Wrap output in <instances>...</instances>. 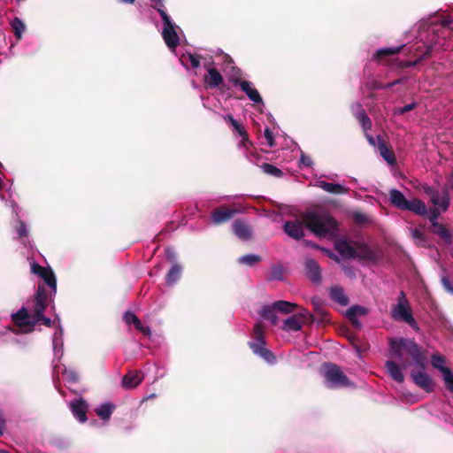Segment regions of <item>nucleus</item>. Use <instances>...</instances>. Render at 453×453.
Returning a JSON list of instances; mask_svg holds the SVG:
<instances>
[{"mask_svg": "<svg viewBox=\"0 0 453 453\" xmlns=\"http://www.w3.org/2000/svg\"><path fill=\"white\" fill-rule=\"evenodd\" d=\"M443 380L447 389L453 393V372L450 369H445V375L443 376Z\"/></svg>", "mask_w": 453, "mask_h": 453, "instance_id": "obj_46", "label": "nucleus"}, {"mask_svg": "<svg viewBox=\"0 0 453 453\" xmlns=\"http://www.w3.org/2000/svg\"><path fill=\"white\" fill-rule=\"evenodd\" d=\"M296 315H299L300 319L303 320V322L311 316L307 310H303Z\"/></svg>", "mask_w": 453, "mask_h": 453, "instance_id": "obj_60", "label": "nucleus"}, {"mask_svg": "<svg viewBox=\"0 0 453 453\" xmlns=\"http://www.w3.org/2000/svg\"><path fill=\"white\" fill-rule=\"evenodd\" d=\"M271 280H281L283 279V270L281 267L273 266L271 270V273L269 276Z\"/></svg>", "mask_w": 453, "mask_h": 453, "instance_id": "obj_48", "label": "nucleus"}, {"mask_svg": "<svg viewBox=\"0 0 453 453\" xmlns=\"http://www.w3.org/2000/svg\"><path fill=\"white\" fill-rule=\"evenodd\" d=\"M343 270L345 272V273L349 277V278H355L356 277V273L354 271V269L352 267H349V266H344L343 267Z\"/></svg>", "mask_w": 453, "mask_h": 453, "instance_id": "obj_59", "label": "nucleus"}, {"mask_svg": "<svg viewBox=\"0 0 453 453\" xmlns=\"http://www.w3.org/2000/svg\"><path fill=\"white\" fill-rule=\"evenodd\" d=\"M179 60H180L181 65L186 70L189 71L192 69L193 74L197 75L196 70L201 66V65H203V63L205 60H209V59L206 58H203L200 55H197V54L186 53V54H182L179 58Z\"/></svg>", "mask_w": 453, "mask_h": 453, "instance_id": "obj_13", "label": "nucleus"}, {"mask_svg": "<svg viewBox=\"0 0 453 453\" xmlns=\"http://www.w3.org/2000/svg\"><path fill=\"white\" fill-rule=\"evenodd\" d=\"M448 188H450L453 190V172L449 175L447 186Z\"/></svg>", "mask_w": 453, "mask_h": 453, "instance_id": "obj_62", "label": "nucleus"}, {"mask_svg": "<svg viewBox=\"0 0 453 453\" xmlns=\"http://www.w3.org/2000/svg\"><path fill=\"white\" fill-rule=\"evenodd\" d=\"M305 226L315 235L320 237H334L336 234V221L327 213L307 211L303 221L299 219L284 222L283 230L289 237L301 240L304 236Z\"/></svg>", "mask_w": 453, "mask_h": 453, "instance_id": "obj_2", "label": "nucleus"}, {"mask_svg": "<svg viewBox=\"0 0 453 453\" xmlns=\"http://www.w3.org/2000/svg\"><path fill=\"white\" fill-rule=\"evenodd\" d=\"M62 373L66 381L71 383H75L78 381V375L75 371L64 367Z\"/></svg>", "mask_w": 453, "mask_h": 453, "instance_id": "obj_45", "label": "nucleus"}, {"mask_svg": "<svg viewBox=\"0 0 453 453\" xmlns=\"http://www.w3.org/2000/svg\"><path fill=\"white\" fill-rule=\"evenodd\" d=\"M182 266L177 263H174L169 272L166 274L165 281L167 285L174 284L181 275Z\"/></svg>", "mask_w": 453, "mask_h": 453, "instance_id": "obj_35", "label": "nucleus"}, {"mask_svg": "<svg viewBox=\"0 0 453 453\" xmlns=\"http://www.w3.org/2000/svg\"><path fill=\"white\" fill-rule=\"evenodd\" d=\"M439 213L436 211H431L429 214V219L432 222V232L439 235L446 243H451L453 242L452 234L449 231L441 224L436 221Z\"/></svg>", "mask_w": 453, "mask_h": 453, "instance_id": "obj_15", "label": "nucleus"}, {"mask_svg": "<svg viewBox=\"0 0 453 453\" xmlns=\"http://www.w3.org/2000/svg\"><path fill=\"white\" fill-rule=\"evenodd\" d=\"M10 26L12 28L17 40H20L26 30L25 23L19 18L15 17L10 21Z\"/></svg>", "mask_w": 453, "mask_h": 453, "instance_id": "obj_36", "label": "nucleus"}, {"mask_svg": "<svg viewBox=\"0 0 453 453\" xmlns=\"http://www.w3.org/2000/svg\"><path fill=\"white\" fill-rule=\"evenodd\" d=\"M403 81V79H397V80H395L394 81L388 82L387 84L378 83V84L374 85V88H376V89L391 88L395 85L402 83Z\"/></svg>", "mask_w": 453, "mask_h": 453, "instance_id": "obj_52", "label": "nucleus"}, {"mask_svg": "<svg viewBox=\"0 0 453 453\" xmlns=\"http://www.w3.org/2000/svg\"><path fill=\"white\" fill-rule=\"evenodd\" d=\"M261 168H262L264 173H267L269 175H272V176H274V177H281V176H283V172L280 168L276 167L273 165H271V164H268V163H264L261 165Z\"/></svg>", "mask_w": 453, "mask_h": 453, "instance_id": "obj_39", "label": "nucleus"}, {"mask_svg": "<svg viewBox=\"0 0 453 453\" xmlns=\"http://www.w3.org/2000/svg\"><path fill=\"white\" fill-rule=\"evenodd\" d=\"M418 106V103L417 102H411L403 107H398V108H395L393 111V114L395 116H397V115H403L408 111H412L413 109H415L416 107Z\"/></svg>", "mask_w": 453, "mask_h": 453, "instance_id": "obj_44", "label": "nucleus"}, {"mask_svg": "<svg viewBox=\"0 0 453 453\" xmlns=\"http://www.w3.org/2000/svg\"><path fill=\"white\" fill-rule=\"evenodd\" d=\"M229 81L233 83L234 87H238L239 83L244 81L242 79V71L239 68L233 67L228 74Z\"/></svg>", "mask_w": 453, "mask_h": 453, "instance_id": "obj_42", "label": "nucleus"}, {"mask_svg": "<svg viewBox=\"0 0 453 453\" xmlns=\"http://www.w3.org/2000/svg\"><path fill=\"white\" fill-rule=\"evenodd\" d=\"M335 250L343 258H356V250L346 240H338L334 244Z\"/></svg>", "mask_w": 453, "mask_h": 453, "instance_id": "obj_24", "label": "nucleus"}, {"mask_svg": "<svg viewBox=\"0 0 453 453\" xmlns=\"http://www.w3.org/2000/svg\"><path fill=\"white\" fill-rule=\"evenodd\" d=\"M124 320L127 325H131V324L134 325L135 323L139 324L140 319L137 318V316L134 313H133L131 311H126L124 314Z\"/></svg>", "mask_w": 453, "mask_h": 453, "instance_id": "obj_50", "label": "nucleus"}, {"mask_svg": "<svg viewBox=\"0 0 453 453\" xmlns=\"http://www.w3.org/2000/svg\"><path fill=\"white\" fill-rule=\"evenodd\" d=\"M425 365L420 369H412L411 371V377L413 382L426 393L434 391V384L431 377L424 371Z\"/></svg>", "mask_w": 453, "mask_h": 453, "instance_id": "obj_10", "label": "nucleus"}, {"mask_svg": "<svg viewBox=\"0 0 453 453\" xmlns=\"http://www.w3.org/2000/svg\"><path fill=\"white\" fill-rule=\"evenodd\" d=\"M391 316L394 319L404 321L411 326L416 324L411 314V306L403 291L400 292L397 303L392 307Z\"/></svg>", "mask_w": 453, "mask_h": 453, "instance_id": "obj_8", "label": "nucleus"}, {"mask_svg": "<svg viewBox=\"0 0 453 453\" xmlns=\"http://www.w3.org/2000/svg\"><path fill=\"white\" fill-rule=\"evenodd\" d=\"M12 321L18 329L6 327L14 334H27L35 328V318L30 314L26 307H22L17 312L11 315Z\"/></svg>", "mask_w": 453, "mask_h": 453, "instance_id": "obj_6", "label": "nucleus"}, {"mask_svg": "<svg viewBox=\"0 0 453 453\" xmlns=\"http://www.w3.org/2000/svg\"><path fill=\"white\" fill-rule=\"evenodd\" d=\"M351 111L365 131L372 127V121L361 104L354 103L351 105Z\"/></svg>", "mask_w": 453, "mask_h": 453, "instance_id": "obj_19", "label": "nucleus"}, {"mask_svg": "<svg viewBox=\"0 0 453 453\" xmlns=\"http://www.w3.org/2000/svg\"><path fill=\"white\" fill-rule=\"evenodd\" d=\"M165 256H166L167 259L170 261H173L176 257V254L172 248H167L165 250Z\"/></svg>", "mask_w": 453, "mask_h": 453, "instance_id": "obj_58", "label": "nucleus"}, {"mask_svg": "<svg viewBox=\"0 0 453 453\" xmlns=\"http://www.w3.org/2000/svg\"><path fill=\"white\" fill-rule=\"evenodd\" d=\"M115 409V404L110 402H105L97 405L95 408V412L102 420L108 421Z\"/></svg>", "mask_w": 453, "mask_h": 453, "instance_id": "obj_29", "label": "nucleus"}, {"mask_svg": "<svg viewBox=\"0 0 453 453\" xmlns=\"http://www.w3.org/2000/svg\"><path fill=\"white\" fill-rule=\"evenodd\" d=\"M305 269L308 278L314 283L321 281V271L319 264L312 258H306Z\"/></svg>", "mask_w": 453, "mask_h": 453, "instance_id": "obj_22", "label": "nucleus"}, {"mask_svg": "<svg viewBox=\"0 0 453 453\" xmlns=\"http://www.w3.org/2000/svg\"><path fill=\"white\" fill-rule=\"evenodd\" d=\"M404 45L393 46V47H384L376 50L373 54V58L377 60H380L383 58L393 56L400 52L401 49L403 48Z\"/></svg>", "mask_w": 453, "mask_h": 453, "instance_id": "obj_32", "label": "nucleus"}, {"mask_svg": "<svg viewBox=\"0 0 453 453\" xmlns=\"http://www.w3.org/2000/svg\"><path fill=\"white\" fill-rule=\"evenodd\" d=\"M322 374L325 386L331 389L353 388L354 383L344 374L342 369L331 363H326L322 366Z\"/></svg>", "mask_w": 453, "mask_h": 453, "instance_id": "obj_4", "label": "nucleus"}, {"mask_svg": "<svg viewBox=\"0 0 453 453\" xmlns=\"http://www.w3.org/2000/svg\"><path fill=\"white\" fill-rule=\"evenodd\" d=\"M303 321L300 319L299 315H292L283 320L281 329L285 332H298L302 329Z\"/></svg>", "mask_w": 453, "mask_h": 453, "instance_id": "obj_25", "label": "nucleus"}, {"mask_svg": "<svg viewBox=\"0 0 453 453\" xmlns=\"http://www.w3.org/2000/svg\"><path fill=\"white\" fill-rule=\"evenodd\" d=\"M239 83L240 89L247 96V97L257 104H264L263 99L257 91V89L255 88L254 84L251 81L244 80L242 82Z\"/></svg>", "mask_w": 453, "mask_h": 453, "instance_id": "obj_17", "label": "nucleus"}, {"mask_svg": "<svg viewBox=\"0 0 453 453\" xmlns=\"http://www.w3.org/2000/svg\"><path fill=\"white\" fill-rule=\"evenodd\" d=\"M63 328L59 326L58 328L55 331L52 337V346L55 358L58 360L63 356Z\"/></svg>", "mask_w": 453, "mask_h": 453, "instance_id": "obj_26", "label": "nucleus"}, {"mask_svg": "<svg viewBox=\"0 0 453 453\" xmlns=\"http://www.w3.org/2000/svg\"><path fill=\"white\" fill-rule=\"evenodd\" d=\"M135 326V328L140 331L141 333H142L143 334L145 335H150L151 334V331H150V328L148 326H144L141 320H139V324L138 323H135L134 325Z\"/></svg>", "mask_w": 453, "mask_h": 453, "instance_id": "obj_54", "label": "nucleus"}, {"mask_svg": "<svg viewBox=\"0 0 453 453\" xmlns=\"http://www.w3.org/2000/svg\"><path fill=\"white\" fill-rule=\"evenodd\" d=\"M235 213L234 210L219 208L211 214V221L215 225H219L228 221Z\"/></svg>", "mask_w": 453, "mask_h": 453, "instance_id": "obj_28", "label": "nucleus"}, {"mask_svg": "<svg viewBox=\"0 0 453 453\" xmlns=\"http://www.w3.org/2000/svg\"><path fill=\"white\" fill-rule=\"evenodd\" d=\"M276 312L277 311L273 307V303H271L264 305L261 308L259 314L263 319H267L273 325H275L278 322V317L276 315Z\"/></svg>", "mask_w": 453, "mask_h": 453, "instance_id": "obj_33", "label": "nucleus"}, {"mask_svg": "<svg viewBox=\"0 0 453 453\" xmlns=\"http://www.w3.org/2000/svg\"><path fill=\"white\" fill-rule=\"evenodd\" d=\"M152 4V8L155 9L160 16H162V13H167L166 9L164 4V0H150Z\"/></svg>", "mask_w": 453, "mask_h": 453, "instance_id": "obj_49", "label": "nucleus"}, {"mask_svg": "<svg viewBox=\"0 0 453 453\" xmlns=\"http://www.w3.org/2000/svg\"><path fill=\"white\" fill-rule=\"evenodd\" d=\"M377 150L382 158L389 165H394L395 164V157L392 150H390L380 135H378V145Z\"/></svg>", "mask_w": 453, "mask_h": 453, "instance_id": "obj_27", "label": "nucleus"}, {"mask_svg": "<svg viewBox=\"0 0 453 453\" xmlns=\"http://www.w3.org/2000/svg\"><path fill=\"white\" fill-rule=\"evenodd\" d=\"M38 323H42L46 326H50L52 321L50 319L45 317L43 314L35 318V326Z\"/></svg>", "mask_w": 453, "mask_h": 453, "instance_id": "obj_53", "label": "nucleus"}, {"mask_svg": "<svg viewBox=\"0 0 453 453\" xmlns=\"http://www.w3.org/2000/svg\"><path fill=\"white\" fill-rule=\"evenodd\" d=\"M389 201L395 207L403 211L404 210L408 202L403 194L397 189H391L389 191Z\"/></svg>", "mask_w": 453, "mask_h": 453, "instance_id": "obj_31", "label": "nucleus"}, {"mask_svg": "<svg viewBox=\"0 0 453 453\" xmlns=\"http://www.w3.org/2000/svg\"><path fill=\"white\" fill-rule=\"evenodd\" d=\"M348 318L351 321L353 326H355L356 327H360L361 326V323L357 319V318H356V317H348Z\"/></svg>", "mask_w": 453, "mask_h": 453, "instance_id": "obj_61", "label": "nucleus"}, {"mask_svg": "<svg viewBox=\"0 0 453 453\" xmlns=\"http://www.w3.org/2000/svg\"><path fill=\"white\" fill-rule=\"evenodd\" d=\"M403 211H410L421 216L427 214V209L425 203L418 198L408 200Z\"/></svg>", "mask_w": 453, "mask_h": 453, "instance_id": "obj_30", "label": "nucleus"}, {"mask_svg": "<svg viewBox=\"0 0 453 453\" xmlns=\"http://www.w3.org/2000/svg\"><path fill=\"white\" fill-rule=\"evenodd\" d=\"M121 3L124 4H134L135 0H119Z\"/></svg>", "mask_w": 453, "mask_h": 453, "instance_id": "obj_64", "label": "nucleus"}, {"mask_svg": "<svg viewBox=\"0 0 453 453\" xmlns=\"http://www.w3.org/2000/svg\"><path fill=\"white\" fill-rule=\"evenodd\" d=\"M203 66L207 71V73L204 75V82L208 88H215L223 83V77L214 67V63L211 59L205 60L203 63Z\"/></svg>", "mask_w": 453, "mask_h": 453, "instance_id": "obj_11", "label": "nucleus"}, {"mask_svg": "<svg viewBox=\"0 0 453 453\" xmlns=\"http://www.w3.org/2000/svg\"><path fill=\"white\" fill-rule=\"evenodd\" d=\"M46 294L42 287L39 286L33 300L32 307L30 308V314L33 318L38 317L43 314L46 308Z\"/></svg>", "mask_w": 453, "mask_h": 453, "instance_id": "obj_14", "label": "nucleus"}, {"mask_svg": "<svg viewBox=\"0 0 453 453\" xmlns=\"http://www.w3.org/2000/svg\"><path fill=\"white\" fill-rule=\"evenodd\" d=\"M315 186L323 189L324 191L334 194V195H343L347 194L349 188L340 183L326 182L322 180H318L315 182Z\"/></svg>", "mask_w": 453, "mask_h": 453, "instance_id": "obj_20", "label": "nucleus"}, {"mask_svg": "<svg viewBox=\"0 0 453 453\" xmlns=\"http://www.w3.org/2000/svg\"><path fill=\"white\" fill-rule=\"evenodd\" d=\"M69 407L73 415L79 422L84 423L87 421L88 404L83 399L80 398L71 402Z\"/></svg>", "mask_w": 453, "mask_h": 453, "instance_id": "obj_18", "label": "nucleus"}, {"mask_svg": "<svg viewBox=\"0 0 453 453\" xmlns=\"http://www.w3.org/2000/svg\"><path fill=\"white\" fill-rule=\"evenodd\" d=\"M390 352L393 357L400 361L403 360V353L408 354L412 358L413 363L418 367H423L426 363V358L419 347L411 339L401 338L392 340L390 342Z\"/></svg>", "mask_w": 453, "mask_h": 453, "instance_id": "obj_3", "label": "nucleus"}, {"mask_svg": "<svg viewBox=\"0 0 453 453\" xmlns=\"http://www.w3.org/2000/svg\"><path fill=\"white\" fill-rule=\"evenodd\" d=\"M143 380V374L141 371H131L122 378V387L127 389L136 388Z\"/></svg>", "mask_w": 453, "mask_h": 453, "instance_id": "obj_21", "label": "nucleus"}, {"mask_svg": "<svg viewBox=\"0 0 453 453\" xmlns=\"http://www.w3.org/2000/svg\"><path fill=\"white\" fill-rule=\"evenodd\" d=\"M232 228L235 235L243 241L249 240L252 234V229L250 226L242 220L237 219L234 221Z\"/></svg>", "mask_w": 453, "mask_h": 453, "instance_id": "obj_23", "label": "nucleus"}, {"mask_svg": "<svg viewBox=\"0 0 453 453\" xmlns=\"http://www.w3.org/2000/svg\"><path fill=\"white\" fill-rule=\"evenodd\" d=\"M330 297L333 301L339 304L345 306L349 303V299L344 293V290L340 287H333L330 289Z\"/></svg>", "mask_w": 453, "mask_h": 453, "instance_id": "obj_34", "label": "nucleus"}, {"mask_svg": "<svg viewBox=\"0 0 453 453\" xmlns=\"http://www.w3.org/2000/svg\"><path fill=\"white\" fill-rule=\"evenodd\" d=\"M431 363L434 368L438 369L442 373L443 377L445 375V369H449L444 365V358L439 355H433L431 358Z\"/></svg>", "mask_w": 453, "mask_h": 453, "instance_id": "obj_40", "label": "nucleus"}, {"mask_svg": "<svg viewBox=\"0 0 453 453\" xmlns=\"http://www.w3.org/2000/svg\"><path fill=\"white\" fill-rule=\"evenodd\" d=\"M252 352L264 359L268 364H274L276 361L273 353L266 348L265 329L260 323H257L253 328L252 340L249 342Z\"/></svg>", "mask_w": 453, "mask_h": 453, "instance_id": "obj_5", "label": "nucleus"}, {"mask_svg": "<svg viewBox=\"0 0 453 453\" xmlns=\"http://www.w3.org/2000/svg\"><path fill=\"white\" fill-rule=\"evenodd\" d=\"M31 273L40 276L45 284L56 293L57 291V280L53 271L50 267H43L39 264L33 262L31 264Z\"/></svg>", "mask_w": 453, "mask_h": 453, "instance_id": "obj_12", "label": "nucleus"}, {"mask_svg": "<svg viewBox=\"0 0 453 453\" xmlns=\"http://www.w3.org/2000/svg\"><path fill=\"white\" fill-rule=\"evenodd\" d=\"M365 137L368 141V142L370 143V145H372V147L376 148L377 149V145H378V136L375 138L373 137L372 135L369 134H365Z\"/></svg>", "mask_w": 453, "mask_h": 453, "instance_id": "obj_56", "label": "nucleus"}, {"mask_svg": "<svg viewBox=\"0 0 453 453\" xmlns=\"http://www.w3.org/2000/svg\"><path fill=\"white\" fill-rule=\"evenodd\" d=\"M11 206L12 208V212L19 217V207L14 202H11Z\"/></svg>", "mask_w": 453, "mask_h": 453, "instance_id": "obj_63", "label": "nucleus"}, {"mask_svg": "<svg viewBox=\"0 0 453 453\" xmlns=\"http://www.w3.org/2000/svg\"><path fill=\"white\" fill-rule=\"evenodd\" d=\"M260 260H261V257L256 254H247V255L242 256L238 258V262L240 264L247 265L249 266L255 265L256 263L259 262Z\"/></svg>", "mask_w": 453, "mask_h": 453, "instance_id": "obj_41", "label": "nucleus"}, {"mask_svg": "<svg viewBox=\"0 0 453 453\" xmlns=\"http://www.w3.org/2000/svg\"><path fill=\"white\" fill-rule=\"evenodd\" d=\"M223 119L231 124L232 127H235L238 121L231 115V114H226L223 116Z\"/></svg>", "mask_w": 453, "mask_h": 453, "instance_id": "obj_57", "label": "nucleus"}, {"mask_svg": "<svg viewBox=\"0 0 453 453\" xmlns=\"http://www.w3.org/2000/svg\"><path fill=\"white\" fill-rule=\"evenodd\" d=\"M300 164L303 166L310 167L312 165V159L308 155L301 152Z\"/></svg>", "mask_w": 453, "mask_h": 453, "instance_id": "obj_55", "label": "nucleus"}, {"mask_svg": "<svg viewBox=\"0 0 453 453\" xmlns=\"http://www.w3.org/2000/svg\"><path fill=\"white\" fill-rule=\"evenodd\" d=\"M424 191L430 196L431 202L434 206V210L432 211H436L440 214L441 211L444 212L448 210L450 198L447 187H444L441 190L434 189L432 187H426Z\"/></svg>", "mask_w": 453, "mask_h": 453, "instance_id": "obj_9", "label": "nucleus"}, {"mask_svg": "<svg viewBox=\"0 0 453 453\" xmlns=\"http://www.w3.org/2000/svg\"><path fill=\"white\" fill-rule=\"evenodd\" d=\"M366 313H367V309L363 306H359V305L351 306L350 308L348 309V311L346 312L347 317H356V318H357L358 316L365 315Z\"/></svg>", "mask_w": 453, "mask_h": 453, "instance_id": "obj_43", "label": "nucleus"}, {"mask_svg": "<svg viewBox=\"0 0 453 453\" xmlns=\"http://www.w3.org/2000/svg\"><path fill=\"white\" fill-rule=\"evenodd\" d=\"M273 303V307L277 312H281L284 314L291 313L296 308V304L288 301H276Z\"/></svg>", "mask_w": 453, "mask_h": 453, "instance_id": "obj_37", "label": "nucleus"}, {"mask_svg": "<svg viewBox=\"0 0 453 453\" xmlns=\"http://www.w3.org/2000/svg\"><path fill=\"white\" fill-rule=\"evenodd\" d=\"M15 230L19 237H26L27 235V226L26 223L20 219H18V224L15 226Z\"/></svg>", "mask_w": 453, "mask_h": 453, "instance_id": "obj_47", "label": "nucleus"}, {"mask_svg": "<svg viewBox=\"0 0 453 453\" xmlns=\"http://www.w3.org/2000/svg\"><path fill=\"white\" fill-rule=\"evenodd\" d=\"M408 364L401 361V366H399L395 362L392 360H388L385 363V368L389 374V376L398 383H403L404 381V376L402 372V369H406Z\"/></svg>", "mask_w": 453, "mask_h": 453, "instance_id": "obj_16", "label": "nucleus"}, {"mask_svg": "<svg viewBox=\"0 0 453 453\" xmlns=\"http://www.w3.org/2000/svg\"><path fill=\"white\" fill-rule=\"evenodd\" d=\"M453 19L443 14L436 12L428 18L422 19L418 23L416 43L410 51L417 58L408 61L404 66H414L422 59L429 57L432 52L449 48L448 36L453 30Z\"/></svg>", "mask_w": 453, "mask_h": 453, "instance_id": "obj_1", "label": "nucleus"}, {"mask_svg": "<svg viewBox=\"0 0 453 453\" xmlns=\"http://www.w3.org/2000/svg\"><path fill=\"white\" fill-rule=\"evenodd\" d=\"M160 17L164 25L162 31L163 39L169 50L174 52L179 45L180 39L177 30L180 29V27L173 21L172 18L167 13H162Z\"/></svg>", "mask_w": 453, "mask_h": 453, "instance_id": "obj_7", "label": "nucleus"}, {"mask_svg": "<svg viewBox=\"0 0 453 453\" xmlns=\"http://www.w3.org/2000/svg\"><path fill=\"white\" fill-rule=\"evenodd\" d=\"M233 131L235 133L236 136L241 138L238 145L239 147L247 148L248 144H250L248 134L245 131L244 127H242L239 123L236 124L235 127H233Z\"/></svg>", "mask_w": 453, "mask_h": 453, "instance_id": "obj_38", "label": "nucleus"}, {"mask_svg": "<svg viewBox=\"0 0 453 453\" xmlns=\"http://www.w3.org/2000/svg\"><path fill=\"white\" fill-rule=\"evenodd\" d=\"M264 137L266 141V144L272 148L274 146V138H273V132L270 130L269 127H266L265 129V132H264Z\"/></svg>", "mask_w": 453, "mask_h": 453, "instance_id": "obj_51", "label": "nucleus"}]
</instances>
